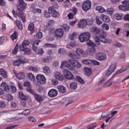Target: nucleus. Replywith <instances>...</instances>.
Returning a JSON list of instances; mask_svg holds the SVG:
<instances>
[{
  "label": "nucleus",
  "instance_id": "obj_1",
  "mask_svg": "<svg viewBox=\"0 0 129 129\" xmlns=\"http://www.w3.org/2000/svg\"><path fill=\"white\" fill-rule=\"evenodd\" d=\"M91 31L95 35L94 38L97 45H99L100 42L104 43V44H110L112 42L111 39L105 38L107 34L103 30L100 29L98 27H93L91 28Z\"/></svg>",
  "mask_w": 129,
  "mask_h": 129
},
{
  "label": "nucleus",
  "instance_id": "obj_2",
  "mask_svg": "<svg viewBox=\"0 0 129 129\" xmlns=\"http://www.w3.org/2000/svg\"><path fill=\"white\" fill-rule=\"evenodd\" d=\"M29 44L30 42H29V40H25L23 41L22 45L19 46L20 51L24 52V54L30 55L31 49L27 47V46H29Z\"/></svg>",
  "mask_w": 129,
  "mask_h": 129
},
{
  "label": "nucleus",
  "instance_id": "obj_3",
  "mask_svg": "<svg viewBox=\"0 0 129 129\" xmlns=\"http://www.w3.org/2000/svg\"><path fill=\"white\" fill-rule=\"evenodd\" d=\"M73 59L70 58L69 61L64 60L61 62L60 68H67L69 70H74V67L73 65Z\"/></svg>",
  "mask_w": 129,
  "mask_h": 129
},
{
  "label": "nucleus",
  "instance_id": "obj_4",
  "mask_svg": "<svg viewBox=\"0 0 129 129\" xmlns=\"http://www.w3.org/2000/svg\"><path fill=\"white\" fill-rule=\"evenodd\" d=\"M91 34L90 32H85L83 33L79 36V39L80 42L83 43L84 42H86V41H89L90 39Z\"/></svg>",
  "mask_w": 129,
  "mask_h": 129
},
{
  "label": "nucleus",
  "instance_id": "obj_5",
  "mask_svg": "<svg viewBox=\"0 0 129 129\" xmlns=\"http://www.w3.org/2000/svg\"><path fill=\"white\" fill-rule=\"evenodd\" d=\"M17 7L18 11L23 13V11H25L26 8H27V4L24 2V0H18Z\"/></svg>",
  "mask_w": 129,
  "mask_h": 129
},
{
  "label": "nucleus",
  "instance_id": "obj_6",
  "mask_svg": "<svg viewBox=\"0 0 129 129\" xmlns=\"http://www.w3.org/2000/svg\"><path fill=\"white\" fill-rule=\"evenodd\" d=\"M82 10L84 11V12H87V11H89L90 9H91V1L88 0L86 2H84L82 4Z\"/></svg>",
  "mask_w": 129,
  "mask_h": 129
},
{
  "label": "nucleus",
  "instance_id": "obj_7",
  "mask_svg": "<svg viewBox=\"0 0 129 129\" xmlns=\"http://www.w3.org/2000/svg\"><path fill=\"white\" fill-rule=\"evenodd\" d=\"M12 13L14 16H18L19 18H20L23 23H25L26 22V16L23 12H21L19 11V12H16L15 10L12 11Z\"/></svg>",
  "mask_w": 129,
  "mask_h": 129
},
{
  "label": "nucleus",
  "instance_id": "obj_8",
  "mask_svg": "<svg viewBox=\"0 0 129 129\" xmlns=\"http://www.w3.org/2000/svg\"><path fill=\"white\" fill-rule=\"evenodd\" d=\"M63 77L69 79V80H73L74 79V76L68 70H64L63 71Z\"/></svg>",
  "mask_w": 129,
  "mask_h": 129
},
{
  "label": "nucleus",
  "instance_id": "obj_9",
  "mask_svg": "<svg viewBox=\"0 0 129 129\" xmlns=\"http://www.w3.org/2000/svg\"><path fill=\"white\" fill-rule=\"evenodd\" d=\"M64 35V30L62 29H57L54 33V36L56 39H60Z\"/></svg>",
  "mask_w": 129,
  "mask_h": 129
},
{
  "label": "nucleus",
  "instance_id": "obj_10",
  "mask_svg": "<svg viewBox=\"0 0 129 129\" xmlns=\"http://www.w3.org/2000/svg\"><path fill=\"white\" fill-rule=\"evenodd\" d=\"M96 58L99 61H104L106 59V54L103 52H97L96 54Z\"/></svg>",
  "mask_w": 129,
  "mask_h": 129
},
{
  "label": "nucleus",
  "instance_id": "obj_11",
  "mask_svg": "<svg viewBox=\"0 0 129 129\" xmlns=\"http://www.w3.org/2000/svg\"><path fill=\"white\" fill-rule=\"evenodd\" d=\"M116 68V64L113 63L110 66L108 70L106 72L105 75L106 76H109L112 73L114 72V70Z\"/></svg>",
  "mask_w": 129,
  "mask_h": 129
},
{
  "label": "nucleus",
  "instance_id": "obj_12",
  "mask_svg": "<svg viewBox=\"0 0 129 129\" xmlns=\"http://www.w3.org/2000/svg\"><path fill=\"white\" fill-rule=\"evenodd\" d=\"M36 80L40 84H45L46 83V78L43 75H37L36 76Z\"/></svg>",
  "mask_w": 129,
  "mask_h": 129
},
{
  "label": "nucleus",
  "instance_id": "obj_13",
  "mask_svg": "<svg viewBox=\"0 0 129 129\" xmlns=\"http://www.w3.org/2000/svg\"><path fill=\"white\" fill-rule=\"evenodd\" d=\"M48 12L50 13L53 18H57L58 17V12L55 10L54 6L49 7Z\"/></svg>",
  "mask_w": 129,
  "mask_h": 129
},
{
  "label": "nucleus",
  "instance_id": "obj_14",
  "mask_svg": "<svg viewBox=\"0 0 129 129\" xmlns=\"http://www.w3.org/2000/svg\"><path fill=\"white\" fill-rule=\"evenodd\" d=\"M27 63V59L18 58L17 60L13 62V65L14 66H20L21 64H26Z\"/></svg>",
  "mask_w": 129,
  "mask_h": 129
},
{
  "label": "nucleus",
  "instance_id": "obj_15",
  "mask_svg": "<svg viewBox=\"0 0 129 129\" xmlns=\"http://www.w3.org/2000/svg\"><path fill=\"white\" fill-rule=\"evenodd\" d=\"M32 49L37 54H39V55H43V54H44L43 48H38V47L36 46L35 45H33Z\"/></svg>",
  "mask_w": 129,
  "mask_h": 129
},
{
  "label": "nucleus",
  "instance_id": "obj_16",
  "mask_svg": "<svg viewBox=\"0 0 129 129\" xmlns=\"http://www.w3.org/2000/svg\"><path fill=\"white\" fill-rule=\"evenodd\" d=\"M86 20L85 19H82L80 21H79L78 23V27L79 28L83 29V28H85L86 27Z\"/></svg>",
  "mask_w": 129,
  "mask_h": 129
},
{
  "label": "nucleus",
  "instance_id": "obj_17",
  "mask_svg": "<svg viewBox=\"0 0 129 129\" xmlns=\"http://www.w3.org/2000/svg\"><path fill=\"white\" fill-rule=\"evenodd\" d=\"M58 95V92L55 89H51L48 92V96L49 97H55V96H57Z\"/></svg>",
  "mask_w": 129,
  "mask_h": 129
},
{
  "label": "nucleus",
  "instance_id": "obj_18",
  "mask_svg": "<svg viewBox=\"0 0 129 129\" xmlns=\"http://www.w3.org/2000/svg\"><path fill=\"white\" fill-rule=\"evenodd\" d=\"M100 18L103 22H105V23H109V21H110V19L109 17L104 14H101L100 16Z\"/></svg>",
  "mask_w": 129,
  "mask_h": 129
},
{
  "label": "nucleus",
  "instance_id": "obj_19",
  "mask_svg": "<svg viewBox=\"0 0 129 129\" xmlns=\"http://www.w3.org/2000/svg\"><path fill=\"white\" fill-rule=\"evenodd\" d=\"M73 66L74 67V69H75V67L76 68H80L81 67V63L79 62L78 61L75 59H73Z\"/></svg>",
  "mask_w": 129,
  "mask_h": 129
},
{
  "label": "nucleus",
  "instance_id": "obj_20",
  "mask_svg": "<svg viewBox=\"0 0 129 129\" xmlns=\"http://www.w3.org/2000/svg\"><path fill=\"white\" fill-rule=\"evenodd\" d=\"M33 95L35 97V99L38 102H42V101H43V97L41 96L40 95L38 94H34Z\"/></svg>",
  "mask_w": 129,
  "mask_h": 129
},
{
  "label": "nucleus",
  "instance_id": "obj_21",
  "mask_svg": "<svg viewBox=\"0 0 129 129\" xmlns=\"http://www.w3.org/2000/svg\"><path fill=\"white\" fill-rule=\"evenodd\" d=\"M96 46H89L88 48V52L90 53L91 55H93L95 52H96V50L95 48Z\"/></svg>",
  "mask_w": 129,
  "mask_h": 129
},
{
  "label": "nucleus",
  "instance_id": "obj_22",
  "mask_svg": "<svg viewBox=\"0 0 129 129\" xmlns=\"http://www.w3.org/2000/svg\"><path fill=\"white\" fill-rule=\"evenodd\" d=\"M118 9L119 10H121V11H129V7L125 5H119Z\"/></svg>",
  "mask_w": 129,
  "mask_h": 129
},
{
  "label": "nucleus",
  "instance_id": "obj_23",
  "mask_svg": "<svg viewBox=\"0 0 129 129\" xmlns=\"http://www.w3.org/2000/svg\"><path fill=\"white\" fill-rule=\"evenodd\" d=\"M82 63L85 64V65L90 66V65H92V60H91L90 59H83L82 60Z\"/></svg>",
  "mask_w": 129,
  "mask_h": 129
},
{
  "label": "nucleus",
  "instance_id": "obj_24",
  "mask_svg": "<svg viewBox=\"0 0 129 129\" xmlns=\"http://www.w3.org/2000/svg\"><path fill=\"white\" fill-rule=\"evenodd\" d=\"M0 75H2L4 78H8V74L4 69H0Z\"/></svg>",
  "mask_w": 129,
  "mask_h": 129
},
{
  "label": "nucleus",
  "instance_id": "obj_25",
  "mask_svg": "<svg viewBox=\"0 0 129 129\" xmlns=\"http://www.w3.org/2000/svg\"><path fill=\"white\" fill-rule=\"evenodd\" d=\"M57 88L61 93H65L66 92V88L63 86H58Z\"/></svg>",
  "mask_w": 129,
  "mask_h": 129
},
{
  "label": "nucleus",
  "instance_id": "obj_26",
  "mask_svg": "<svg viewBox=\"0 0 129 129\" xmlns=\"http://www.w3.org/2000/svg\"><path fill=\"white\" fill-rule=\"evenodd\" d=\"M15 75L17 78H18V79H19L20 80L24 79V78H25V73L24 72L19 73L17 75Z\"/></svg>",
  "mask_w": 129,
  "mask_h": 129
},
{
  "label": "nucleus",
  "instance_id": "obj_27",
  "mask_svg": "<svg viewBox=\"0 0 129 129\" xmlns=\"http://www.w3.org/2000/svg\"><path fill=\"white\" fill-rule=\"evenodd\" d=\"M27 77L31 81H35L36 78H35V76L32 74V73H29L27 74Z\"/></svg>",
  "mask_w": 129,
  "mask_h": 129
},
{
  "label": "nucleus",
  "instance_id": "obj_28",
  "mask_svg": "<svg viewBox=\"0 0 129 129\" xmlns=\"http://www.w3.org/2000/svg\"><path fill=\"white\" fill-rule=\"evenodd\" d=\"M75 80V81H78L81 84H84V83H85V82L83 80L82 78L79 76L76 77Z\"/></svg>",
  "mask_w": 129,
  "mask_h": 129
},
{
  "label": "nucleus",
  "instance_id": "obj_29",
  "mask_svg": "<svg viewBox=\"0 0 129 129\" xmlns=\"http://www.w3.org/2000/svg\"><path fill=\"white\" fill-rule=\"evenodd\" d=\"M69 56L70 57V58H73V59H79V58L80 57V56L78 54L77 55L76 53H72L71 52L69 53Z\"/></svg>",
  "mask_w": 129,
  "mask_h": 129
},
{
  "label": "nucleus",
  "instance_id": "obj_30",
  "mask_svg": "<svg viewBox=\"0 0 129 129\" xmlns=\"http://www.w3.org/2000/svg\"><path fill=\"white\" fill-rule=\"evenodd\" d=\"M70 87L71 89H73V90H75L77 89V83L76 82H72L70 85Z\"/></svg>",
  "mask_w": 129,
  "mask_h": 129
},
{
  "label": "nucleus",
  "instance_id": "obj_31",
  "mask_svg": "<svg viewBox=\"0 0 129 129\" xmlns=\"http://www.w3.org/2000/svg\"><path fill=\"white\" fill-rule=\"evenodd\" d=\"M19 96L20 99L22 100H27V97L25 95V94L22 92H19Z\"/></svg>",
  "mask_w": 129,
  "mask_h": 129
},
{
  "label": "nucleus",
  "instance_id": "obj_32",
  "mask_svg": "<svg viewBox=\"0 0 129 129\" xmlns=\"http://www.w3.org/2000/svg\"><path fill=\"white\" fill-rule=\"evenodd\" d=\"M43 72L46 75H49L50 73H51V71L50 70V68L48 67H44L43 68Z\"/></svg>",
  "mask_w": 129,
  "mask_h": 129
},
{
  "label": "nucleus",
  "instance_id": "obj_33",
  "mask_svg": "<svg viewBox=\"0 0 129 129\" xmlns=\"http://www.w3.org/2000/svg\"><path fill=\"white\" fill-rule=\"evenodd\" d=\"M55 77L56 79H57V80H63L64 79V78L63 77L61 76V74H60V73L57 72L56 73L55 75Z\"/></svg>",
  "mask_w": 129,
  "mask_h": 129
},
{
  "label": "nucleus",
  "instance_id": "obj_34",
  "mask_svg": "<svg viewBox=\"0 0 129 129\" xmlns=\"http://www.w3.org/2000/svg\"><path fill=\"white\" fill-rule=\"evenodd\" d=\"M16 24L19 30H23V24H22V22L21 21L16 20Z\"/></svg>",
  "mask_w": 129,
  "mask_h": 129
},
{
  "label": "nucleus",
  "instance_id": "obj_35",
  "mask_svg": "<svg viewBox=\"0 0 129 129\" xmlns=\"http://www.w3.org/2000/svg\"><path fill=\"white\" fill-rule=\"evenodd\" d=\"M18 32L14 31V33L11 35V38L14 41V40H16L18 38Z\"/></svg>",
  "mask_w": 129,
  "mask_h": 129
},
{
  "label": "nucleus",
  "instance_id": "obj_36",
  "mask_svg": "<svg viewBox=\"0 0 129 129\" xmlns=\"http://www.w3.org/2000/svg\"><path fill=\"white\" fill-rule=\"evenodd\" d=\"M18 50H19V43H17L14 49L12 51L13 54H14V55H16V54L18 53Z\"/></svg>",
  "mask_w": 129,
  "mask_h": 129
},
{
  "label": "nucleus",
  "instance_id": "obj_37",
  "mask_svg": "<svg viewBox=\"0 0 129 129\" xmlns=\"http://www.w3.org/2000/svg\"><path fill=\"white\" fill-rule=\"evenodd\" d=\"M96 10L101 13H104L105 12V9L101 6L97 7Z\"/></svg>",
  "mask_w": 129,
  "mask_h": 129
},
{
  "label": "nucleus",
  "instance_id": "obj_38",
  "mask_svg": "<svg viewBox=\"0 0 129 129\" xmlns=\"http://www.w3.org/2000/svg\"><path fill=\"white\" fill-rule=\"evenodd\" d=\"M26 90L28 91L30 93L32 94V95H35V91H33V89H32V87L29 86L26 88Z\"/></svg>",
  "mask_w": 129,
  "mask_h": 129
},
{
  "label": "nucleus",
  "instance_id": "obj_39",
  "mask_svg": "<svg viewBox=\"0 0 129 129\" xmlns=\"http://www.w3.org/2000/svg\"><path fill=\"white\" fill-rule=\"evenodd\" d=\"M76 52L77 55L79 56H80V55H82L83 54V50L80 48H77L76 49Z\"/></svg>",
  "mask_w": 129,
  "mask_h": 129
},
{
  "label": "nucleus",
  "instance_id": "obj_40",
  "mask_svg": "<svg viewBox=\"0 0 129 129\" xmlns=\"http://www.w3.org/2000/svg\"><path fill=\"white\" fill-rule=\"evenodd\" d=\"M51 60H52V56H46L43 59V61H44V62H45L46 63L50 62Z\"/></svg>",
  "mask_w": 129,
  "mask_h": 129
},
{
  "label": "nucleus",
  "instance_id": "obj_41",
  "mask_svg": "<svg viewBox=\"0 0 129 129\" xmlns=\"http://www.w3.org/2000/svg\"><path fill=\"white\" fill-rule=\"evenodd\" d=\"M86 24L88 25V26H91V25H93V19H87L86 20Z\"/></svg>",
  "mask_w": 129,
  "mask_h": 129
},
{
  "label": "nucleus",
  "instance_id": "obj_42",
  "mask_svg": "<svg viewBox=\"0 0 129 129\" xmlns=\"http://www.w3.org/2000/svg\"><path fill=\"white\" fill-rule=\"evenodd\" d=\"M58 53L61 55H65L66 54V50L64 48L58 49Z\"/></svg>",
  "mask_w": 129,
  "mask_h": 129
},
{
  "label": "nucleus",
  "instance_id": "obj_43",
  "mask_svg": "<svg viewBox=\"0 0 129 129\" xmlns=\"http://www.w3.org/2000/svg\"><path fill=\"white\" fill-rule=\"evenodd\" d=\"M123 17V14H116L114 18L116 20H121Z\"/></svg>",
  "mask_w": 129,
  "mask_h": 129
},
{
  "label": "nucleus",
  "instance_id": "obj_44",
  "mask_svg": "<svg viewBox=\"0 0 129 129\" xmlns=\"http://www.w3.org/2000/svg\"><path fill=\"white\" fill-rule=\"evenodd\" d=\"M31 113L30 109H25L22 112H21L22 115H28Z\"/></svg>",
  "mask_w": 129,
  "mask_h": 129
},
{
  "label": "nucleus",
  "instance_id": "obj_45",
  "mask_svg": "<svg viewBox=\"0 0 129 129\" xmlns=\"http://www.w3.org/2000/svg\"><path fill=\"white\" fill-rule=\"evenodd\" d=\"M37 39H42L43 33L41 31H39L36 35Z\"/></svg>",
  "mask_w": 129,
  "mask_h": 129
},
{
  "label": "nucleus",
  "instance_id": "obj_46",
  "mask_svg": "<svg viewBox=\"0 0 129 129\" xmlns=\"http://www.w3.org/2000/svg\"><path fill=\"white\" fill-rule=\"evenodd\" d=\"M77 36V34L76 32H74L71 35V36L69 37L70 40H75V39H76V36Z\"/></svg>",
  "mask_w": 129,
  "mask_h": 129
},
{
  "label": "nucleus",
  "instance_id": "obj_47",
  "mask_svg": "<svg viewBox=\"0 0 129 129\" xmlns=\"http://www.w3.org/2000/svg\"><path fill=\"white\" fill-rule=\"evenodd\" d=\"M34 28H35V25H34V23H30L29 24L28 26V30L29 31H33Z\"/></svg>",
  "mask_w": 129,
  "mask_h": 129
},
{
  "label": "nucleus",
  "instance_id": "obj_48",
  "mask_svg": "<svg viewBox=\"0 0 129 129\" xmlns=\"http://www.w3.org/2000/svg\"><path fill=\"white\" fill-rule=\"evenodd\" d=\"M44 16L45 18H46L47 19H48V18H50V17H51V13L49 12V11L48 12L47 10H45L44 12Z\"/></svg>",
  "mask_w": 129,
  "mask_h": 129
},
{
  "label": "nucleus",
  "instance_id": "obj_49",
  "mask_svg": "<svg viewBox=\"0 0 129 129\" xmlns=\"http://www.w3.org/2000/svg\"><path fill=\"white\" fill-rule=\"evenodd\" d=\"M87 44L88 46H89V47H93L94 46H96L95 43L94 42H92L91 40H89L87 42Z\"/></svg>",
  "mask_w": 129,
  "mask_h": 129
},
{
  "label": "nucleus",
  "instance_id": "obj_50",
  "mask_svg": "<svg viewBox=\"0 0 129 129\" xmlns=\"http://www.w3.org/2000/svg\"><path fill=\"white\" fill-rule=\"evenodd\" d=\"M29 70H30V71H33V72H38V71L37 68L32 66L29 68Z\"/></svg>",
  "mask_w": 129,
  "mask_h": 129
},
{
  "label": "nucleus",
  "instance_id": "obj_51",
  "mask_svg": "<svg viewBox=\"0 0 129 129\" xmlns=\"http://www.w3.org/2000/svg\"><path fill=\"white\" fill-rule=\"evenodd\" d=\"M61 28H62L63 30H65V31H69L70 29V27H69V26L67 24H63L62 25Z\"/></svg>",
  "mask_w": 129,
  "mask_h": 129
},
{
  "label": "nucleus",
  "instance_id": "obj_52",
  "mask_svg": "<svg viewBox=\"0 0 129 129\" xmlns=\"http://www.w3.org/2000/svg\"><path fill=\"white\" fill-rule=\"evenodd\" d=\"M100 19V17L98 16L96 17V21L97 25H101V24H102V21H101Z\"/></svg>",
  "mask_w": 129,
  "mask_h": 129
},
{
  "label": "nucleus",
  "instance_id": "obj_53",
  "mask_svg": "<svg viewBox=\"0 0 129 129\" xmlns=\"http://www.w3.org/2000/svg\"><path fill=\"white\" fill-rule=\"evenodd\" d=\"M47 25L49 27H52L53 25H55V21L54 20H49L47 22Z\"/></svg>",
  "mask_w": 129,
  "mask_h": 129
},
{
  "label": "nucleus",
  "instance_id": "obj_54",
  "mask_svg": "<svg viewBox=\"0 0 129 129\" xmlns=\"http://www.w3.org/2000/svg\"><path fill=\"white\" fill-rule=\"evenodd\" d=\"M28 119L29 121H31V122H36V119L34 117L29 116L28 117Z\"/></svg>",
  "mask_w": 129,
  "mask_h": 129
},
{
  "label": "nucleus",
  "instance_id": "obj_55",
  "mask_svg": "<svg viewBox=\"0 0 129 129\" xmlns=\"http://www.w3.org/2000/svg\"><path fill=\"white\" fill-rule=\"evenodd\" d=\"M7 106V104L4 101H0V107L1 108H5Z\"/></svg>",
  "mask_w": 129,
  "mask_h": 129
},
{
  "label": "nucleus",
  "instance_id": "obj_56",
  "mask_svg": "<svg viewBox=\"0 0 129 129\" xmlns=\"http://www.w3.org/2000/svg\"><path fill=\"white\" fill-rule=\"evenodd\" d=\"M11 87L12 92L15 93V92H17V87H16V86H15L14 85H11Z\"/></svg>",
  "mask_w": 129,
  "mask_h": 129
},
{
  "label": "nucleus",
  "instance_id": "obj_57",
  "mask_svg": "<svg viewBox=\"0 0 129 129\" xmlns=\"http://www.w3.org/2000/svg\"><path fill=\"white\" fill-rule=\"evenodd\" d=\"M102 27L106 31H108L109 30V26H108V24H102Z\"/></svg>",
  "mask_w": 129,
  "mask_h": 129
},
{
  "label": "nucleus",
  "instance_id": "obj_58",
  "mask_svg": "<svg viewBox=\"0 0 129 129\" xmlns=\"http://www.w3.org/2000/svg\"><path fill=\"white\" fill-rule=\"evenodd\" d=\"M124 71H123V69L121 70H119L116 71L115 74H114L112 77H114L116 74H120V73H122Z\"/></svg>",
  "mask_w": 129,
  "mask_h": 129
},
{
  "label": "nucleus",
  "instance_id": "obj_59",
  "mask_svg": "<svg viewBox=\"0 0 129 129\" xmlns=\"http://www.w3.org/2000/svg\"><path fill=\"white\" fill-rule=\"evenodd\" d=\"M107 13H108L109 15L111 16V15H112V14H113V9H112V8H108L107 10Z\"/></svg>",
  "mask_w": 129,
  "mask_h": 129
},
{
  "label": "nucleus",
  "instance_id": "obj_60",
  "mask_svg": "<svg viewBox=\"0 0 129 129\" xmlns=\"http://www.w3.org/2000/svg\"><path fill=\"white\" fill-rule=\"evenodd\" d=\"M96 127V125L91 124L87 126V129H94Z\"/></svg>",
  "mask_w": 129,
  "mask_h": 129
},
{
  "label": "nucleus",
  "instance_id": "obj_61",
  "mask_svg": "<svg viewBox=\"0 0 129 129\" xmlns=\"http://www.w3.org/2000/svg\"><path fill=\"white\" fill-rule=\"evenodd\" d=\"M86 74L87 75V76L91 75V70H90L89 69H87L86 71Z\"/></svg>",
  "mask_w": 129,
  "mask_h": 129
},
{
  "label": "nucleus",
  "instance_id": "obj_62",
  "mask_svg": "<svg viewBox=\"0 0 129 129\" xmlns=\"http://www.w3.org/2000/svg\"><path fill=\"white\" fill-rule=\"evenodd\" d=\"M17 126H18V125H12L8 126L5 129H13V128H15V127H17Z\"/></svg>",
  "mask_w": 129,
  "mask_h": 129
},
{
  "label": "nucleus",
  "instance_id": "obj_63",
  "mask_svg": "<svg viewBox=\"0 0 129 129\" xmlns=\"http://www.w3.org/2000/svg\"><path fill=\"white\" fill-rule=\"evenodd\" d=\"M68 17L69 19H73L74 17V14L73 13H70V14H68Z\"/></svg>",
  "mask_w": 129,
  "mask_h": 129
},
{
  "label": "nucleus",
  "instance_id": "obj_64",
  "mask_svg": "<svg viewBox=\"0 0 129 129\" xmlns=\"http://www.w3.org/2000/svg\"><path fill=\"white\" fill-rule=\"evenodd\" d=\"M124 21H129V15L126 14L123 17Z\"/></svg>",
  "mask_w": 129,
  "mask_h": 129
}]
</instances>
